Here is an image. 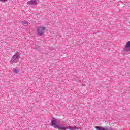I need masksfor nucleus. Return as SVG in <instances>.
Wrapping results in <instances>:
<instances>
[{"label": "nucleus", "instance_id": "obj_2", "mask_svg": "<svg viewBox=\"0 0 130 130\" xmlns=\"http://www.w3.org/2000/svg\"><path fill=\"white\" fill-rule=\"evenodd\" d=\"M19 62V57L17 55H14L12 56V59L10 61L11 64H14V63H17Z\"/></svg>", "mask_w": 130, "mask_h": 130}, {"label": "nucleus", "instance_id": "obj_1", "mask_svg": "<svg viewBox=\"0 0 130 130\" xmlns=\"http://www.w3.org/2000/svg\"><path fill=\"white\" fill-rule=\"evenodd\" d=\"M45 29H46V27L43 26H41L39 27L37 29L38 35L39 36H42V35H43V34H44V32H45Z\"/></svg>", "mask_w": 130, "mask_h": 130}, {"label": "nucleus", "instance_id": "obj_4", "mask_svg": "<svg viewBox=\"0 0 130 130\" xmlns=\"http://www.w3.org/2000/svg\"><path fill=\"white\" fill-rule=\"evenodd\" d=\"M55 128H57L58 130H67V127L56 125V126H55Z\"/></svg>", "mask_w": 130, "mask_h": 130}, {"label": "nucleus", "instance_id": "obj_10", "mask_svg": "<svg viewBox=\"0 0 130 130\" xmlns=\"http://www.w3.org/2000/svg\"><path fill=\"white\" fill-rule=\"evenodd\" d=\"M8 0H0V2H2V3H6Z\"/></svg>", "mask_w": 130, "mask_h": 130}, {"label": "nucleus", "instance_id": "obj_9", "mask_svg": "<svg viewBox=\"0 0 130 130\" xmlns=\"http://www.w3.org/2000/svg\"><path fill=\"white\" fill-rule=\"evenodd\" d=\"M22 25H24V26H28V25H29V22L24 20L22 21Z\"/></svg>", "mask_w": 130, "mask_h": 130}, {"label": "nucleus", "instance_id": "obj_8", "mask_svg": "<svg viewBox=\"0 0 130 130\" xmlns=\"http://www.w3.org/2000/svg\"><path fill=\"white\" fill-rule=\"evenodd\" d=\"M13 73H15V74H18V73H19V69H18V68L13 69Z\"/></svg>", "mask_w": 130, "mask_h": 130}, {"label": "nucleus", "instance_id": "obj_3", "mask_svg": "<svg viewBox=\"0 0 130 130\" xmlns=\"http://www.w3.org/2000/svg\"><path fill=\"white\" fill-rule=\"evenodd\" d=\"M124 51H130V41H128L124 48Z\"/></svg>", "mask_w": 130, "mask_h": 130}, {"label": "nucleus", "instance_id": "obj_5", "mask_svg": "<svg viewBox=\"0 0 130 130\" xmlns=\"http://www.w3.org/2000/svg\"><path fill=\"white\" fill-rule=\"evenodd\" d=\"M27 5H37V2L36 0H31L27 3Z\"/></svg>", "mask_w": 130, "mask_h": 130}, {"label": "nucleus", "instance_id": "obj_6", "mask_svg": "<svg viewBox=\"0 0 130 130\" xmlns=\"http://www.w3.org/2000/svg\"><path fill=\"white\" fill-rule=\"evenodd\" d=\"M67 129L76 130L77 129V126L72 127V126H67Z\"/></svg>", "mask_w": 130, "mask_h": 130}, {"label": "nucleus", "instance_id": "obj_7", "mask_svg": "<svg viewBox=\"0 0 130 130\" xmlns=\"http://www.w3.org/2000/svg\"><path fill=\"white\" fill-rule=\"evenodd\" d=\"M55 122H56V119H54L52 120L51 125H52V126H53V125H54V127L56 126V124H55Z\"/></svg>", "mask_w": 130, "mask_h": 130}]
</instances>
